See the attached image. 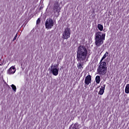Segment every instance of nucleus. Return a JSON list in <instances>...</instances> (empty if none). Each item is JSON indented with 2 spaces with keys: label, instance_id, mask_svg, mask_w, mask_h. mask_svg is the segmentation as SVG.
<instances>
[{
  "label": "nucleus",
  "instance_id": "f257e3e1",
  "mask_svg": "<svg viewBox=\"0 0 129 129\" xmlns=\"http://www.w3.org/2000/svg\"><path fill=\"white\" fill-rule=\"evenodd\" d=\"M87 57V49L85 46L81 45L78 47L77 59V61H84Z\"/></svg>",
  "mask_w": 129,
  "mask_h": 129
},
{
  "label": "nucleus",
  "instance_id": "f03ea898",
  "mask_svg": "<svg viewBox=\"0 0 129 129\" xmlns=\"http://www.w3.org/2000/svg\"><path fill=\"white\" fill-rule=\"evenodd\" d=\"M95 37L96 47L99 48L103 44V42L105 40V33L102 34L101 35V32L98 31L95 33Z\"/></svg>",
  "mask_w": 129,
  "mask_h": 129
},
{
  "label": "nucleus",
  "instance_id": "7ed1b4c3",
  "mask_svg": "<svg viewBox=\"0 0 129 129\" xmlns=\"http://www.w3.org/2000/svg\"><path fill=\"white\" fill-rule=\"evenodd\" d=\"M99 66L97 69V74L99 75L103 76L105 74H106L107 71V67H106V62H100Z\"/></svg>",
  "mask_w": 129,
  "mask_h": 129
},
{
  "label": "nucleus",
  "instance_id": "20e7f679",
  "mask_svg": "<svg viewBox=\"0 0 129 129\" xmlns=\"http://www.w3.org/2000/svg\"><path fill=\"white\" fill-rule=\"evenodd\" d=\"M70 36H71V29L67 27L64 29L63 33L62 38L63 40H68L70 38Z\"/></svg>",
  "mask_w": 129,
  "mask_h": 129
},
{
  "label": "nucleus",
  "instance_id": "39448f33",
  "mask_svg": "<svg viewBox=\"0 0 129 129\" xmlns=\"http://www.w3.org/2000/svg\"><path fill=\"white\" fill-rule=\"evenodd\" d=\"M46 29H52L54 27V21L51 18L47 19L45 21V24Z\"/></svg>",
  "mask_w": 129,
  "mask_h": 129
},
{
  "label": "nucleus",
  "instance_id": "423d86ee",
  "mask_svg": "<svg viewBox=\"0 0 129 129\" xmlns=\"http://www.w3.org/2000/svg\"><path fill=\"white\" fill-rule=\"evenodd\" d=\"M60 10H61V8H60V5L59 4V2H55L53 4L52 12L54 13V14H56V13H57V14H59V13H60Z\"/></svg>",
  "mask_w": 129,
  "mask_h": 129
},
{
  "label": "nucleus",
  "instance_id": "0eeeda50",
  "mask_svg": "<svg viewBox=\"0 0 129 129\" xmlns=\"http://www.w3.org/2000/svg\"><path fill=\"white\" fill-rule=\"evenodd\" d=\"M51 68V72H52L53 75H54V76H57V75H58V74H59V69H57V68H56V67H54L53 68V65H52L50 67Z\"/></svg>",
  "mask_w": 129,
  "mask_h": 129
},
{
  "label": "nucleus",
  "instance_id": "6e6552de",
  "mask_svg": "<svg viewBox=\"0 0 129 129\" xmlns=\"http://www.w3.org/2000/svg\"><path fill=\"white\" fill-rule=\"evenodd\" d=\"M16 71H17V69H16V67H15V66H12L7 71V74H9V75L15 74V73H16Z\"/></svg>",
  "mask_w": 129,
  "mask_h": 129
},
{
  "label": "nucleus",
  "instance_id": "1a4fd4ad",
  "mask_svg": "<svg viewBox=\"0 0 129 129\" xmlns=\"http://www.w3.org/2000/svg\"><path fill=\"white\" fill-rule=\"evenodd\" d=\"M85 86L86 85H89L91 83V76L90 75H88L86 77L85 79Z\"/></svg>",
  "mask_w": 129,
  "mask_h": 129
},
{
  "label": "nucleus",
  "instance_id": "9d476101",
  "mask_svg": "<svg viewBox=\"0 0 129 129\" xmlns=\"http://www.w3.org/2000/svg\"><path fill=\"white\" fill-rule=\"evenodd\" d=\"M105 84H104L102 86L100 89V91H99L98 94L100 95H102L103 93H104V90H105Z\"/></svg>",
  "mask_w": 129,
  "mask_h": 129
},
{
  "label": "nucleus",
  "instance_id": "9b49d317",
  "mask_svg": "<svg viewBox=\"0 0 129 129\" xmlns=\"http://www.w3.org/2000/svg\"><path fill=\"white\" fill-rule=\"evenodd\" d=\"M83 65H84V64L81 62H79L77 64V68L79 69V70L82 71V70L83 69Z\"/></svg>",
  "mask_w": 129,
  "mask_h": 129
},
{
  "label": "nucleus",
  "instance_id": "f8f14e48",
  "mask_svg": "<svg viewBox=\"0 0 129 129\" xmlns=\"http://www.w3.org/2000/svg\"><path fill=\"white\" fill-rule=\"evenodd\" d=\"M69 129H78V124L77 123H75L74 124L72 125Z\"/></svg>",
  "mask_w": 129,
  "mask_h": 129
},
{
  "label": "nucleus",
  "instance_id": "ddd939ff",
  "mask_svg": "<svg viewBox=\"0 0 129 129\" xmlns=\"http://www.w3.org/2000/svg\"><path fill=\"white\" fill-rule=\"evenodd\" d=\"M108 56V52L106 51L104 54L103 55V57H102L101 59L100 60V62H102L103 60H104L105 58H106Z\"/></svg>",
  "mask_w": 129,
  "mask_h": 129
},
{
  "label": "nucleus",
  "instance_id": "4468645a",
  "mask_svg": "<svg viewBox=\"0 0 129 129\" xmlns=\"http://www.w3.org/2000/svg\"><path fill=\"white\" fill-rule=\"evenodd\" d=\"M95 80L96 83H97V84H99V83H100V76H96L95 78Z\"/></svg>",
  "mask_w": 129,
  "mask_h": 129
},
{
  "label": "nucleus",
  "instance_id": "2eb2a0df",
  "mask_svg": "<svg viewBox=\"0 0 129 129\" xmlns=\"http://www.w3.org/2000/svg\"><path fill=\"white\" fill-rule=\"evenodd\" d=\"M125 93L128 94L129 93V84H127L125 88Z\"/></svg>",
  "mask_w": 129,
  "mask_h": 129
},
{
  "label": "nucleus",
  "instance_id": "dca6fc26",
  "mask_svg": "<svg viewBox=\"0 0 129 129\" xmlns=\"http://www.w3.org/2000/svg\"><path fill=\"white\" fill-rule=\"evenodd\" d=\"M98 29L99 30V31H103V25L102 24H98Z\"/></svg>",
  "mask_w": 129,
  "mask_h": 129
},
{
  "label": "nucleus",
  "instance_id": "f3484780",
  "mask_svg": "<svg viewBox=\"0 0 129 129\" xmlns=\"http://www.w3.org/2000/svg\"><path fill=\"white\" fill-rule=\"evenodd\" d=\"M11 87H12V89H13V90L15 92H16V91H17V87H16V86H15V85L12 84V85H11Z\"/></svg>",
  "mask_w": 129,
  "mask_h": 129
},
{
  "label": "nucleus",
  "instance_id": "a211bd4d",
  "mask_svg": "<svg viewBox=\"0 0 129 129\" xmlns=\"http://www.w3.org/2000/svg\"><path fill=\"white\" fill-rule=\"evenodd\" d=\"M40 22H41V19L38 18L37 19V20L36 21V24L38 25V24H40Z\"/></svg>",
  "mask_w": 129,
  "mask_h": 129
},
{
  "label": "nucleus",
  "instance_id": "6ab92c4d",
  "mask_svg": "<svg viewBox=\"0 0 129 129\" xmlns=\"http://www.w3.org/2000/svg\"><path fill=\"white\" fill-rule=\"evenodd\" d=\"M18 36V33L16 34V36L14 37V38L13 39V41H16V40H17V37Z\"/></svg>",
  "mask_w": 129,
  "mask_h": 129
},
{
  "label": "nucleus",
  "instance_id": "aec40b11",
  "mask_svg": "<svg viewBox=\"0 0 129 129\" xmlns=\"http://www.w3.org/2000/svg\"><path fill=\"white\" fill-rule=\"evenodd\" d=\"M58 59L59 60H62V59H63V56H58Z\"/></svg>",
  "mask_w": 129,
  "mask_h": 129
},
{
  "label": "nucleus",
  "instance_id": "412c9836",
  "mask_svg": "<svg viewBox=\"0 0 129 129\" xmlns=\"http://www.w3.org/2000/svg\"><path fill=\"white\" fill-rule=\"evenodd\" d=\"M3 62L1 63V60H0V66H3Z\"/></svg>",
  "mask_w": 129,
  "mask_h": 129
}]
</instances>
